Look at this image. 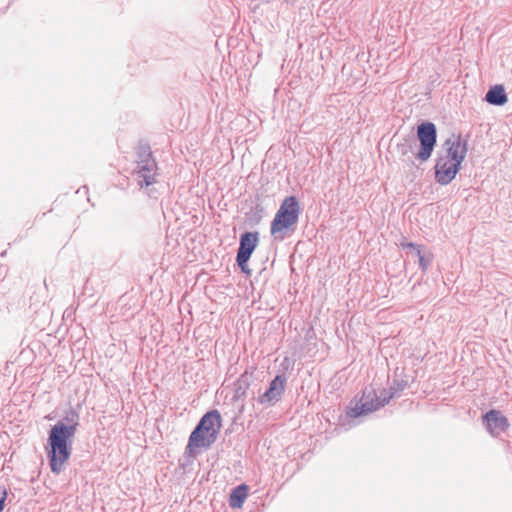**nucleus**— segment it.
<instances>
[{
	"label": "nucleus",
	"instance_id": "obj_1",
	"mask_svg": "<svg viewBox=\"0 0 512 512\" xmlns=\"http://www.w3.org/2000/svg\"><path fill=\"white\" fill-rule=\"evenodd\" d=\"M391 394L392 391L389 388L382 389L378 395L375 389L366 387L361 396L351 399L345 413L339 416V425L351 427L359 424L363 418L384 407L392 398L397 397Z\"/></svg>",
	"mask_w": 512,
	"mask_h": 512
},
{
	"label": "nucleus",
	"instance_id": "obj_2",
	"mask_svg": "<svg viewBox=\"0 0 512 512\" xmlns=\"http://www.w3.org/2000/svg\"><path fill=\"white\" fill-rule=\"evenodd\" d=\"M301 208L296 196L286 197L280 204L270 224L271 236L282 241L294 233L299 221Z\"/></svg>",
	"mask_w": 512,
	"mask_h": 512
},
{
	"label": "nucleus",
	"instance_id": "obj_3",
	"mask_svg": "<svg viewBox=\"0 0 512 512\" xmlns=\"http://www.w3.org/2000/svg\"><path fill=\"white\" fill-rule=\"evenodd\" d=\"M221 427V413L217 409L207 411L192 430L185 448H209L217 440Z\"/></svg>",
	"mask_w": 512,
	"mask_h": 512
},
{
	"label": "nucleus",
	"instance_id": "obj_4",
	"mask_svg": "<svg viewBox=\"0 0 512 512\" xmlns=\"http://www.w3.org/2000/svg\"><path fill=\"white\" fill-rule=\"evenodd\" d=\"M135 163L136 167L132 174L140 188H149L158 182L160 169L147 141H139Z\"/></svg>",
	"mask_w": 512,
	"mask_h": 512
},
{
	"label": "nucleus",
	"instance_id": "obj_5",
	"mask_svg": "<svg viewBox=\"0 0 512 512\" xmlns=\"http://www.w3.org/2000/svg\"><path fill=\"white\" fill-rule=\"evenodd\" d=\"M416 136L419 150L415 153V158L420 162H426L437 145V127L429 120L422 121L417 125Z\"/></svg>",
	"mask_w": 512,
	"mask_h": 512
},
{
	"label": "nucleus",
	"instance_id": "obj_6",
	"mask_svg": "<svg viewBox=\"0 0 512 512\" xmlns=\"http://www.w3.org/2000/svg\"><path fill=\"white\" fill-rule=\"evenodd\" d=\"M287 377L284 373L277 374L268 384L267 389L261 393L260 387L252 390V398L268 408L276 405L283 397L286 389Z\"/></svg>",
	"mask_w": 512,
	"mask_h": 512
},
{
	"label": "nucleus",
	"instance_id": "obj_7",
	"mask_svg": "<svg viewBox=\"0 0 512 512\" xmlns=\"http://www.w3.org/2000/svg\"><path fill=\"white\" fill-rule=\"evenodd\" d=\"M258 231H245L240 234L239 247L236 254V264L246 276H251L252 271L248 262L259 244Z\"/></svg>",
	"mask_w": 512,
	"mask_h": 512
},
{
	"label": "nucleus",
	"instance_id": "obj_8",
	"mask_svg": "<svg viewBox=\"0 0 512 512\" xmlns=\"http://www.w3.org/2000/svg\"><path fill=\"white\" fill-rule=\"evenodd\" d=\"M467 145V140H463L461 134L453 133L443 143L445 154H438V157L448 159L449 161L462 166V162L464 161L468 150Z\"/></svg>",
	"mask_w": 512,
	"mask_h": 512
},
{
	"label": "nucleus",
	"instance_id": "obj_9",
	"mask_svg": "<svg viewBox=\"0 0 512 512\" xmlns=\"http://www.w3.org/2000/svg\"><path fill=\"white\" fill-rule=\"evenodd\" d=\"M461 168V165L437 156L434 166L435 182L442 186L450 184Z\"/></svg>",
	"mask_w": 512,
	"mask_h": 512
},
{
	"label": "nucleus",
	"instance_id": "obj_10",
	"mask_svg": "<svg viewBox=\"0 0 512 512\" xmlns=\"http://www.w3.org/2000/svg\"><path fill=\"white\" fill-rule=\"evenodd\" d=\"M76 432L63 423L53 425L48 433L49 448H71Z\"/></svg>",
	"mask_w": 512,
	"mask_h": 512
},
{
	"label": "nucleus",
	"instance_id": "obj_11",
	"mask_svg": "<svg viewBox=\"0 0 512 512\" xmlns=\"http://www.w3.org/2000/svg\"><path fill=\"white\" fill-rule=\"evenodd\" d=\"M482 420L487 431L493 436L500 435L509 427L508 419L499 410L487 411L483 414Z\"/></svg>",
	"mask_w": 512,
	"mask_h": 512
},
{
	"label": "nucleus",
	"instance_id": "obj_12",
	"mask_svg": "<svg viewBox=\"0 0 512 512\" xmlns=\"http://www.w3.org/2000/svg\"><path fill=\"white\" fill-rule=\"evenodd\" d=\"M257 386L253 373H243L235 382L234 398L236 400L244 399L249 391L252 392L253 389H257Z\"/></svg>",
	"mask_w": 512,
	"mask_h": 512
},
{
	"label": "nucleus",
	"instance_id": "obj_13",
	"mask_svg": "<svg viewBox=\"0 0 512 512\" xmlns=\"http://www.w3.org/2000/svg\"><path fill=\"white\" fill-rule=\"evenodd\" d=\"M51 471L55 474L62 472L64 464L71 455V450H47Z\"/></svg>",
	"mask_w": 512,
	"mask_h": 512
},
{
	"label": "nucleus",
	"instance_id": "obj_14",
	"mask_svg": "<svg viewBox=\"0 0 512 512\" xmlns=\"http://www.w3.org/2000/svg\"><path fill=\"white\" fill-rule=\"evenodd\" d=\"M484 100L494 106H503L508 102V96L502 84L491 86L485 94Z\"/></svg>",
	"mask_w": 512,
	"mask_h": 512
},
{
	"label": "nucleus",
	"instance_id": "obj_15",
	"mask_svg": "<svg viewBox=\"0 0 512 512\" xmlns=\"http://www.w3.org/2000/svg\"><path fill=\"white\" fill-rule=\"evenodd\" d=\"M409 383V376L405 373L404 368L397 367L394 370V375L389 389L392 391L391 395L400 396Z\"/></svg>",
	"mask_w": 512,
	"mask_h": 512
},
{
	"label": "nucleus",
	"instance_id": "obj_16",
	"mask_svg": "<svg viewBox=\"0 0 512 512\" xmlns=\"http://www.w3.org/2000/svg\"><path fill=\"white\" fill-rule=\"evenodd\" d=\"M249 488L246 484H240L232 489L229 497V505L232 508H241L248 497Z\"/></svg>",
	"mask_w": 512,
	"mask_h": 512
},
{
	"label": "nucleus",
	"instance_id": "obj_17",
	"mask_svg": "<svg viewBox=\"0 0 512 512\" xmlns=\"http://www.w3.org/2000/svg\"><path fill=\"white\" fill-rule=\"evenodd\" d=\"M201 450H185L184 454L179 458V466L183 469V473H188L193 469L194 462Z\"/></svg>",
	"mask_w": 512,
	"mask_h": 512
},
{
	"label": "nucleus",
	"instance_id": "obj_18",
	"mask_svg": "<svg viewBox=\"0 0 512 512\" xmlns=\"http://www.w3.org/2000/svg\"><path fill=\"white\" fill-rule=\"evenodd\" d=\"M80 415L77 410L74 408H70L64 415V417L59 420L57 423H63L66 427L72 429V431L76 432L79 426Z\"/></svg>",
	"mask_w": 512,
	"mask_h": 512
},
{
	"label": "nucleus",
	"instance_id": "obj_19",
	"mask_svg": "<svg viewBox=\"0 0 512 512\" xmlns=\"http://www.w3.org/2000/svg\"><path fill=\"white\" fill-rule=\"evenodd\" d=\"M264 214V208L261 204H256L250 208V210L246 213V222L250 226L258 225Z\"/></svg>",
	"mask_w": 512,
	"mask_h": 512
},
{
	"label": "nucleus",
	"instance_id": "obj_20",
	"mask_svg": "<svg viewBox=\"0 0 512 512\" xmlns=\"http://www.w3.org/2000/svg\"><path fill=\"white\" fill-rule=\"evenodd\" d=\"M432 260H433V255L431 254L430 251H428L426 254L424 255H420V258L418 260V263H419V267L420 269L423 271V272H426L428 267L431 265L432 263Z\"/></svg>",
	"mask_w": 512,
	"mask_h": 512
},
{
	"label": "nucleus",
	"instance_id": "obj_21",
	"mask_svg": "<svg viewBox=\"0 0 512 512\" xmlns=\"http://www.w3.org/2000/svg\"><path fill=\"white\" fill-rule=\"evenodd\" d=\"M397 148H398V151L400 152V154H401L402 156H405V155H407L409 152H411V146H408V145H406V144H399V145L397 146Z\"/></svg>",
	"mask_w": 512,
	"mask_h": 512
},
{
	"label": "nucleus",
	"instance_id": "obj_22",
	"mask_svg": "<svg viewBox=\"0 0 512 512\" xmlns=\"http://www.w3.org/2000/svg\"><path fill=\"white\" fill-rule=\"evenodd\" d=\"M401 247L402 249H410L414 252L418 247H420V245L414 242H404L401 243Z\"/></svg>",
	"mask_w": 512,
	"mask_h": 512
},
{
	"label": "nucleus",
	"instance_id": "obj_23",
	"mask_svg": "<svg viewBox=\"0 0 512 512\" xmlns=\"http://www.w3.org/2000/svg\"><path fill=\"white\" fill-rule=\"evenodd\" d=\"M429 250L427 248H423L422 246L418 247L414 253L415 255L418 257V259L420 258V255H424L428 252Z\"/></svg>",
	"mask_w": 512,
	"mask_h": 512
},
{
	"label": "nucleus",
	"instance_id": "obj_24",
	"mask_svg": "<svg viewBox=\"0 0 512 512\" xmlns=\"http://www.w3.org/2000/svg\"><path fill=\"white\" fill-rule=\"evenodd\" d=\"M6 497H7V492H6V490H2V498H1V501H2V508L4 507V503H5Z\"/></svg>",
	"mask_w": 512,
	"mask_h": 512
}]
</instances>
